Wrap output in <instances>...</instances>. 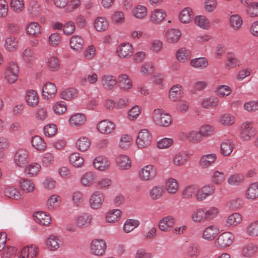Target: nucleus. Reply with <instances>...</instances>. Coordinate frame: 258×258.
Listing matches in <instances>:
<instances>
[{
  "instance_id": "50",
  "label": "nucleus",
  "mask_w": 258,
  "mask_h": 258,
  "mask_svg": "<svg viewBox=\"0 0 258 258\" xmlns=\"http://www.w3.org/2000/svg\"><path fill=\"white\" fill-rule=\"evenodd\" d=\"M191 66L198 70H204L208 64V60L205 57H200L192 59L190 61Z\"/></svg>"
},
{
  "instance_id": "35",
  "label": "nucleus",
  "mask_w": 258,
  "mask_h": 258,
  "mask_svg": "<svg viewBox=\"0 0 258 258\" xmlns=\"http://www.w3.org/2000/svg\"><path fill=\"white\" fill-rule=\"evenodd\" d=\"M242 17L237 14H232L229 18V24L230 28L234 31L239 30L243 25Z\"/></svg>"
},
{
  "instance_id": "12",
  "label": "nucleus",
  "mask_w": 258,
  "mask_h": 258,
  "mask_svg": "<svg viewBox=\"0 0 258 258\" xmlns=\"http://www.w3.org/2000/svg\"><path fill=\"white\" fill-rule=\"evenodd\" d=\"M106 248V242L102 239H93L90 245L91 253L97 256L103 255L105 251Z\"/></svg>"
},
{
  "instance_id": "39",
  "label": "nucleus",
  "mask_w": 258,
  "mask_h": 258,
  "mask_svg": "<svg viewBox=\"0 0 258 258\" xmlns=\"http://www.w3.org/2000/svg\"><path fill=\"white\" fill-rule=\"evenodd\" d=\"M18 44V40L16 37L9 36L5 39L4 47L7 51L12 52L17 49Z\"/></svg>"
},
{
  "instance_id": "21",
  "label": "nucleus",
  "mask_w": 258,
  "mask_h": 258,
  "mask_svg": "<svg viewBox=\"0 0 258 258\" xmlns=\"http://www.w3.org/2000/svg\"><path fill=\"white\" fill-rule=\"evenodd\" d=\"M87 120L86 115L82 113H75L69 118V122L71 126L74 127L83 125Z\"/></svg>"
},
{
  "instance_id": "40",
  "label": "nucleus",
  "mask_w": 258,
  "mask_h": 258,
  "mask_svg": "<svg viewBox=\"0 0 258 258\" xmlns=\"http://www.w3.org/2000/svg\"><path fill=\"white\" fill-rule=\"evenodd\" d=\"M38 252V247L35 245L24 247L21 251V258H35Z\"/></svg>"
},
{
  "instance_id": "9",
  "label": "nucleus",
  "mask_w": 258,
  "mask_h": 258,
  "mask_svg": "<svg viewBox=\"0 0 258 258\" xmlns=\"http://www.w3.org/2000/svg\"><path fill=\"white\" fill-rule=\"evenodd\" d=\"M105 195L102 191L100 190L94 191L89 199L91 208L93 210L100 209L105 202Z\"/></svg>"
},
{
  "instance_id": "58",
  "label": "nucleus",
  "mask_w": 258,
  "mask_h": 258,
  "mask_svg": "<svg viewBox=\"0 0 258 258\" xmlns=\"http://www.w3.org/2000/svg\"><path fill=\"white\" fill-rule=\"evenodd\" d=\"M140 224L139 220L134 219H128L124 222L123 225V230L128 233L138 227Z\"/></svg>"
},
{
  "instance_id": "28",
  "label": "nucleus",
  "mask_w": 258,
  "mask_h": 258,
  "mask_svg": "<svg viewBox=\"0 0 258 258\" xmlns=\"http://www.w3.org/2000/svg\"><path fill=\"white\" fill-rule=\"evenodd\" d=\"M122 215V211L118 209L109 210L105 216V221L108 223L113 224L119 221Z\"/></svg>"
},
{
  "instance_id": "14",
  "label": "nucleus",
  "mask_w": 258,
  "mask_h": 258,
  "mask_svg": "<svg viewBox=\"0 0 258 258\" xmlns=\"http://www.w3.org/2000/svg\"><path fill=\"white\" fill-rule=\"evenodd\" d=\"M257 250L258 247L256 244L249 242L241 247L240 254L243 257L252 258L256 254Z\"/></svg>"
},
{
  "instance_id": "17",
  "label": "nucleus",
  "mask_w": 258,
  "mask_h": 258,
  "mask_svg": "<svg viewBox=\"0 0 258 258\" xmlns=\"http://www.w3.org/2000/svg\"><path fill=\"white\" fill-rule=\"evenodd\" d=\"M119 88L124 91H129L133 88L132 79L126 74L118 75L117 80Z\"/></svg>"
},
{
  "instance_id": "53",
  "label": "nucleus",
  "mask_w": 258,
  "mask_h": 258,
  "mask_svg": "<svg viewBox=\"0 0 258 258\" xmlns=\"http://www.w3.org/2000/svg\"><path fill=\"white\" fill-rule=\"evenodd\" d=\"M242 220V217L238 213H234L230 215L226 220V225L228 227H234L238 225Z\"/></svg>"
},
{
  "instance_id": "43",
  "label": "nucleus",
  "mask_w": 258,
  "mask_h": 258,
  "mask_svg": "<svg viewBox=\"0 0 258 258\" xmlns=\"http://www.w3.org/2000/svg\"><path fill=\"white\" fill-rule=\"evenodd\" d=\"M245 232L250 237H258V220L247 223L245 228Z\"/></svg>"
},
{
  "instance_id": "33",
  "label": "nucleus",
  "mask_w": 258,
  "mask_h": 258,
  "mask_svg": "<svg viewBox=\"0 0 258 258\" xmlns=\"http://www.w3.org/2000/svg\"><path fill=\"white\" fill-rule=\"evenodd\" d=\"M194 15L191 8L185 7L179 13L178 20L182 24H188L191 22Z\"/></svg>"
},
{
  "instance_id": "49",
  "label": "nucleus",
  "mask_w": 258,
  "mask_h": 258,
  "mask_svg": "<svg viewBox=\"0 0 258 258\" xmlns=\"http://www.w3.org/2000/svg\"><path fill=\"white\" fill-rule=\"evenodd\" d=\"M164 193V189L163 185L158 184L152 186L149 190V195L150 198L153 200L161 199Z\"/></svg>"
},
{
  "instance_id": "55",
  "label": "nucleus",
  "mask_w": 258,
  "mask_h": 258,
  "mask_svg": "<svg viewBox=\"0 0 258 258\" xmlns=\"http://www.w3.org/2000/svg\"><path fill=\"white\" fill-rule=\"evenodd\" d=\"M116 162L118 166L123 170L130 169L132 165L130 158L124 155H119L116 158Z\"/></svg>"
},
{
  "instance_id": "51",
  "label": "nucleus",
  "mask_w": 258,
  "mask_h": 258,
  "mask_svg": "<svg viewBox=\"0 0 258 258\" xmlns=\"http://www.w3.org/2000/svg\"><path fill=\"white\" fill-rule=\"evenodd\" d=\"M32 147L36 150L44 151L46 149V143L42 138L39 136H34L31 139Z\"/></svg>"
},
{
  "instance_id": "64",
  "label": "nucleus",
  "mask_w": 258,
  "mask_h": 258,
  "mask_svg": "<svg viewBox=\"0 0 258 258\" xmlns=\"http://www.w3.org/2000/svg\"><path fill=\"white\" fill-rule=\"evenodd\" d=\"M225 180V173L222 171L215 170L213 172L211 176V181L216 185L222 184Z\"/></svg>"
},
{
  "instance_id": "56",
  "label": "nucleus",
  "mask_w": 258,
  "mask_h": 258,
  "mask_svg": "<svg viewBox=\"0 0 258 258\" xmlns=\"http://www.w3.org/2000/svg\"><path fill=\"white\" fill-rule=\"evenodd\" d=\"M132 15L137 19H144L147 15V8L144 6L138 5L133 8Z\"/></svg>"
},
{
  "instance_id": "32",
  "label": "nucleus",
  "mask_w": 258,
  "mask_h": 258,
  "mask_svg": "<svg viewBox=\"0 0 258 258\" xmlns=\"http://www.w3.org/2000/svg\"><path fill=\"white\" fill-rule=\"evenodd\" d=\"M41 25L35 22L28 23L26 27V32L28 35L32 37H37L41 34Z\"/></svg>"
},
{
  "instance_id": "7",
  "label": "nucleus",
  "mask_w": 258,
  "mask_h": 258,
  "mask_svg": "<svg viewBox=\"0 0 258 258\" xmlns=\"http://www.w3.org/2000/svg\"><path fill=\"white\" fill-rule=\"evenodd\" d=\"M215 191V187L213 184H206L200 188H197L195 198L198 201H203L208 197L213 196Z\"/></svg>"
},
{
  "instance_id": "34",
  "label": "nucleus",
  "mask_w": 258,
  "mask_h": 258,
  "mask_svg": "<svg viewBox=\"0 0 258 258\" xmlns=\"http://www.w3.org/2000/svg\"><path fill=\"white\" fill-rule=\"evenodd\" d=\"M217 122L223 126H230L235 123V117L231 113H225L218 117Z\"/></svg>"
},
{
  "instance_id": "59",
  "label": "nucleus",
  "mask_w": 258,
  "mask_h": 258,
  "mask_svg": "<svg viewBox=\"0 0 258 258\" xmlns=\"http://www.w3.org/2000/svg\"><path fill=\"white\" fill-rule=\"evenodd\" d=\"M186 139L193 144H198L202 142L203 138L199 131L192 130L186 133Z\"/></svg>"
},
{
  "instance_id": "31",
  "label": "nucleus",
  "mask_w": 258,
  "mask_h": 258,
  "mask_svg": "<svg viewBox=\"0 0 258 258\" xmlns=\"http://www.w3.org/2000/svg\"><path fill=\"white\" fill-rule=\"evenodd\" d=\"M33 218L36 222L44 226L48 225L51 221L50 215L43 211L35 212L33 214Z\"/></svg>"
},
{
  "instance_id": "23",
  "label": "nucleus",
  "mask_w": 258,
  "mask_h": 258,
  "mask_svg": "<svg viewBox=\"0 0 258 258\" xmlns=\"http://www.w3.org/2000/svg\"><path fill=\"white\" fill-rule=\"evenodd\" d=\"M184 92L181 85L176 84L169 90V98L172 101L176 102L183 98Z\"/></svg>"
},
{
  "instance_id": "48",
  "label": "nucleus",
  "mask_w": 258,
  "mask_h": 258,
  "mask_svg": "<svg viewBox=\"0 0 258 258\" xmlns=\"http://www.w3.org/2000/svg\"><path fill=\"white\" fill-rule=\"evenodd\" d=\"M22 58L27 66H31L35 59V54L33 50L30 47L26 48L22 52Z\"/></svg>"
},
{
  "instance_id": "47",
  "label": "nucleus",
  "mask_w": 258,
  "mask_h": 258,
  "mask_svg": "<svg viewBox=\"0 0 258 258\" xmlns=\"http://www.w3.org/2000/svg\"><path fill=\"white\" fill-rule=\"evenodd\" d=\"M244 181V176L242 173H235L230 175L227 178V182L231 186H239Z\"/></svg>"
},
{
  "instance_id": "54",
  "label": "nucleus",
  "mask_w": 258,
  "mask_h": 258,
  "mask_svg": "<svg viewBox=\"0 0 258 258\" xmlns=\"http://www.w3.org/2000/svg\"><path fill=\"white\" fill-rule=\"evenodd\" d=\"M191 219L196 223H201L205 221L204 208H198L194 210L191 214Z\"/></svg>"
},
{
  "instance_id": "22",
  "label": "nucleus",
  "mask_w": 258,
  "mask_h": 258,
  "mask_svg": "<svg viewBox=\"0 0 258 258\" xmlns=\"http://www.w3.org/2000/svg\"><path fill=\"white\" fill-rule=\"evenodd\" d=\"M93 164L95 169L103 171L109 168L110 162L106 157L103 156H99L94 159Z\"/></svg>"
},
{
  "instance_id": "3",
  "label": "nucleus",
  "mask_w": 258,
  "mask_h": 258,
  "mask_svg": "<svg viewBox=\"0 0 258 258\" xmlns=\"http://www.w3.org/2000/svg\"><path fill=\"white\" fill-rule=\"evenodd\" d=\"M19 73V67L15 61H10L6 67L4 73V79L8 84H13L18 79Z\"/></svg>"
},
{
  "instance_id": "45",
  "label": "nucleus",
  "mask_w": 258,
  "mask_h": 258,
  "mask_svg": "<svg viewBox=\"0 0 258 258\" xmlns=\"http://www.w3.org/2000/svg\"><path fill=\"white\" fill-rule=\"evenodd\" d=\"M5 196L16 201L19 200L22 198V194L20 190L14 186H8L4 191Z\"/></svg>"
},
{
  "instance_id": "13",
  "label": "nucleus",
  "mask_w": 258,
  "mask_h": 258,
  "mask_svg": "<svg viewBox=\"0 0 258 258\" xmlns=\"http://www.w3.org/2000/svg\"><path fill=\"white\" fill-rule=\"evenodd\" d=\"M217 159V155L214 153L202 155L199 161V165L203 169H208L214 165Z\"/></svg>"
},
{
  "instance_id": "52",
  "label": "nucleus",
  "mask_w": 258,
  "mask_h": 258,
  "mask_svg": "<svg viewBox=\"0 0 258 258\" xmlns=\"http://www.w3.org/2000/svg\"><path fill=\"white\" fill-rule=\"evenodd\" d=\"M57 89L55 85L52 83H46L42 89V96L47 99L52 97L55 94Z\"/></svg>"
},
{
  "instance_id": "26",
  "label": "nucleus",
  "mask_w": 258,
  "mask_h": 258,
  "mask_svg": "<svg viewBox=\"0 0 258 258\" xmlns=\"http://www.w3.org/2000/svg\"><path fill=\"white\" fill-rule=\"evenodd\" d=\"M45 243L50 250H55L62 245V241L60 237L51 234L47 238Z\"/></svg>"
},
{
  "instance_id": "57",
  "label": "nucleus",
  "mask_w": 258,
  "mask_h": 258,
  "mask_svg": "<svg viewBox=\"0 0 258 258\" xmlns=\"http://www.w3.org/2000/svg\"><path fill=\"white\" fill-rule=\"evenodd\" d=\"M72 201L74 207H81L85 201V197L83 192L79 190L74 191L72 194Z\"/></svg>"
},
{
  "instance_id": "62",
  "label": "nucleus",
  "mask_w": 258,
  "mask_h": 258,
  "mask_svg": "<svg viewBox=\"0 0 258 258\" xmlns=\"http://www.w3.org/2000/svg\"><path fill=\"white\" fill-rule=\"evenodd\" d=\"M91 141L86 137H80L76 142L77 149L82 152L87 151L90 147Z\"/></svg>"
},
{
  "instance_id": "44",
  "label": "nucleus",
  "mask_w": 258,
  "mask_h": 258,
  "mask_svg": "<svg viewBox=\"0 0 258 258\" xmlns=\"http://www.w3.org/2000/svg\"><path fill=\"white\" fill-rule=\"evenodd\" d=\"M96 179V174L93 172L88 171L81 176V183L84 186L90 187L94 184Z\"/></svg>"
},
{
  "instance_id": "11",
  "label": "nucleus",
  "mask_w": 258,
  "mask_h": 258,
  "mask_svg": "<svg viewBox=\"0 0 258 258\" xmlns=\"http://www.w3.org/2000/svg\"><path fill=\"white\" fill-rule=\"evenodd\" d=\"M116 52V55L120 58L128 59L132 56L134 48L129 42H123L117 46Z\"/></svg>"
},
{
  "instance_id": "16",
  "label": "nucleus",
  "mask_w": 258,
  "mask_h": 258,
  "mask_svg": "<svg viewBox=\"0 0 258 258\" xmlns=\"http://www.w3.org/2000/svg\"><path fill=\"white\" fill-rule=\"evenodd\" d=\"M181 35V32L178 29H169L165 33V41L168 44H176L180 39Z\"/></svg>"
},
{
  "instance_id": "1",
  "label": "nucleus",
  "mask_w": 258,
  "mask_h": 258,
  "mask_svg": "<svg viewBox=\"0 0 258 258\" xmlns=\"http://www.w3.org/2000/svg\"><path fill=\"white\" fill-rule=\"evenodd\" d=\"M152 118L156 124L164 127L168 126L172 121L171 115L161 108L155 109L153 111Z\"/></svg>"
},
{
  "instance_id": "6",
  "label": "nucleus",
  "mask_w": 258,
  "mask_h": 258,
  "mask_svg": "<svg viewBox=\"0 0 258 258\" xmlns=\"http://www.w3.org/2000/svg\"><path fill=\"white\" fill-rule=\"evenodd\" d=\"M152 141V136L147 129L140 130L136 140V144L140 149L147 148L150 146Z\"/></svg>"
},
{
  "instance_id": "2",
  "label": "nucleus",
  "mask_w": 258,
  "mask_h": 258,
  "mask_svg": "<svg viewBox=\"0 0 258 258\" xmlns=\"http://www.w3.org/2000/svg\"><path fill=\"white\" fill-rule=\"evenodd\" d=\"M234 239L232 233L225 231L217 236L214 241V246L218 249H224L232 244Z\"/></svg>"
},
{
  "instance_id": "4",
  "label": "nucleus",
  "mask_w": 258,
  "mask_h": 258,
  "mask_svg": "<svg viewBox=\"0 0 258 258\" xmlns=\"http://www.w3.org/2000/svg\"><path fill=\"white\" fill-rule=\"evenodd\" d=\"M157 174V167L152 164H148L144 166L139 170L138 176L141 181L147 182L155 178Z\"/></svg>"
},
{
  "instance_id": "36",
  "label": "nucleus",
  "mask_w": 258,
  "mask_h": 258,
  "mask_svg": "<svg viewBox=\"0 0 258 258\" xmlns=\"http://www.w3.org/2000/svg\"><path fill=\"white\" fill-rule=\"evenodd\" d=\"M175 55L178 61L185 63L190 59L191 51L190 49L183 47L177 50Z\"/></svg>"
},
{
  "instance_id": "10",
  "label": "nucleus",
  "mask_w": 258,
  "mask_h": 258,
  "mask_svg": "<svg viewBox=\"0 0 258 258\" xmlns=\"http://www.w3.org/2000/svg\"><path fill=\"white\" fill-rule=\"evenodd\" d=\"M93 219V216L91 214L83 212L76 216L74 222L78 228H86L91 224Z\"/></svg>"
},
{
  "instance_id": "18",
  "label": "nucleus",
  "mask_w": 258,
  "mask_h": 258,
  "mask_svg": "<svg viewBox=\"0 0 258 258\" xmlns=\"http://www.w3.org/2000/svg\"><path fill=\"white\" fill-rule=\"evenodd\" d=\"M97 128L100 133L107 135L114 131L115 125L112 121L108 119H104L98 123Z\"/></svg>"
},
{
  "instance_id": "42",
  "label": "nucleus",
  "mask_w": 258,
  "mask_h": 258,
  "mask_svg": "<svg viewBox=\"0 0 258 258\" xmlns=\"http://www.w3.org/2000/svg\"><path fill=\"white\" fill-rule=\"evenodd\" d=\"M165 189L171 195L175 194L179 189V183L177 180L172 177L167 178L165 182Z\"/></svg>"
},
{
  "instance_id": "5",
  "label": "nucleus",
  "mask_w": 258,
  "mask_h": 258,
  "mask_svg": "<svg viewBox=\"0 0 258 258\" xmlns=\"http://www.w3.org/2000/svg\"><path fill=\"white\" fill-rule=\"evenodd\" d=\"M256 134L254 123L251 121H245L240 125V139L243 141H248Z\"/></svg>"
},
{
  "instance_id": "30",
  "label": "nucleus",
  "mask_w": 258,
  "mask_h": 258,
  "mask_svg": "<svg viewBox=\"0 0 258 258\" xmlns=\"http://www.w3.org/2000/svg\"><path fill=\"white\" fill-rule=\"evenodd\" d=\"M19 185L20 189L26 194L32 193L35 188L34 182L31 180L26 178L19 180Z\"/></svg>"
},
{
  "instance_id": "24",
  "label": "nucleus",
  "mask_w": 258,
  "mask_h": 258,
  "mask_svg": "<svg viewBox=\"0 0 258 258\" xmlns=\"http://www.w3.org/2000/svg\"><path fill=\"white\" fill-rule=\"evenodd\" d=\"M101 84L107 90L113 89L117 84L116 77L111 74H105L101 78Z\"/></svg>"
},
{
  "instance_id": "25",
  "label": "nucleus",
  "mask_w": 258,
  "mask_h": 258,
  "mask_svg": "<svg viewBox=\"0 0 258 258\" xmlns=\"http://www.w3.org/2000/svg\"><path fill=\"white\" fill-rule=\"evenodd\" d=\"M244 196L246 199L250 201L258 199V181L249 184L245 190Z\"/></svg>"
},
{
  "instance_id": "20",
  "label": "nucleus",
  "mask_w": 258,
  "mask_h": 258,
  "mask_svg": "<svg viewBox=\"0 0 258 258\" xmlns=\"http://www.w3.org/2000/svg\"><path fill=\"white\" fill-rule=\"evenodd\" d=\"M15 164L20 167H24L28 162V152L25 149L18 150L14 156Z\"/></svg>"
},
{
  "instance_id": "60",
  "label": "nucleus",
  "mask_w": 258,
  "mask_h": 258,
  "mask_svg": "<svg viewBox=\"0 0 258 258\" xmlns=\"http://www.w3.org/2000/svg\"><path fill=\"white\" fill-rule=\"evenodd\" d=\"M194 21L195 24L201 29L207 30L210 27V22L205 16H197L195 18Z\"/></svg>"
},
{
  "instance_id": "8",
  "label": "nucleus",
  "mask_w": 258,
  "mask_h": 258,
  "mask_svg": "<svg viewBox=\"0 0 258 258\" xmlns=\"http://www.w3.org/2000/svg\"><path fill=\"white\" fill-rule=\"evenodd\" d=\"M220 233V228L215 224L209 225L206 227L201 234V237L206 241L215 240Z\"/></svg>"
},
{
  "instance_id": "19",
  "label": "nucleus",
  "mask_w": 258,
  "mask_h": 258,
  "mask_svg": "<svg viewBox=\"0 0 258 258\" xmlns=\"http://www.w3.org/2000/svg\"><path fill=\"white\" fill-rule=\"evenodd\" d=\"M187 161L188 155L183 151L175 153L171 159V163L173 166L178 167L184 166Z\"/></svg>"
},
{
  "instance_id": "61",
  "label": "nucleus",
  "mask_w": 258,
  "mask_h": 258,
  "mask_svg": "<svg viewBox=\"0 0 258 258\" xmlns=\"http://www.w3.org/2000/svg\"><path fill=\"white\" fill-rule=\"evenodd\" d=\"M215 92L219 97L224 98L226 97L231 94L232 89L228 85H220L216 87Z\"/></svg>"
},
{
  "instance_id": "41",
  "label": "nucleus",
  "mask_w": 258,
  "mask_h": 258,
  "mask_svg": "<svg viewBox=\"0 0 258 258\" xmlns=\"http://www.w3.org/2000/svg\"><path fill=\"white\" fill-rule=\"evenodd\" d=\"M94 27L98 32H103L107 30L109 27V22L104 17H97L94 21Z\"/></svg>"
},
{
  "instance_id": "38",
  "label": "nucleus",
  "mask_w": 258,
  "mask_h": 258,
  "mask_svg": "<svg viewBox=\"0 0 258 258\" xmlns=\"http://www.w3.org/2000/svg\"><path fill=\"white\" fill-rule=\"evenodd\" d=\"M166 16V13L164 10L156 9L151 11L150 19L152 23L158 24L163 21Z\"/></svg>"
},
{
  "instance_id": "37",
  "label": "nucleus",
  "mask_w": 258,
  "mask_h": 258,
  "mask_svg": "<svg viewBox=\"0 0 258 258\" xmlns=\"http://www.w3.org/2000/svg\"><path fill=\"white\" fill-rule=\"evenodd\" d=\"M219 103V98L215 96H210L204 98L201 101V105L206 109H211L218 106Z\"/></svg>"
},
{
  "instance_id": "15",
  "label": "nucleus",
  "mask_w": 258,
  "mask_h": 258,
  "mask_svg": "<svg viewBox=\"0 0 258 258\" xmlns=\"http://www.w3.org/2000/svg\"><path fill=\"white\" fill-rule=\"evenodd\" d=\"M175 223V218L171 215H168L162 218L158 222L159 229L163 232H169Z\"/></svg>"
},
{
  "instance_id": "46",
  "label": "nucleus",
  "mask_w": 258,
  "mask_h": 258,
  "mask_svg": "<svg viewBox=\"0 0 258 258\" xmlns=\"http://www.w3.org/2000/svg\"><path fill=\"white\" fill-rule=\"evenodd\" d=\"M25 100L27 104L32 107L36 106L39 102V97L37 92L33 90H29L26 92Z\"/></svg>"
},
{
  "instance_id": "29",
  "label": "nucleus",
  "mask_w": 258,
  "mask_h": 258,
  "mask_svg": "<svg viewBox=\"0 0 258 258\" xmlns=\"http://www.w3.org/2000/svg\"><path fill=\"white\" fill-rule=\"evenodd\" d=\"M70 47L75 52H81L84 45V41L83 38L77 35L71 37L70 41Z\"/></svg>"
},
{
  "instance_id": "63",
  "label": "nucleus",
  "mask_w": 258,
  "mask_h": 258,
  "mask_svg": "<svg viewBox=\"0 0 258 258\" xmlns=\"http://www.w3.org/2000/svg\"><path fill=\"white\" fill-rule=\"evenodd\" d=\"M61 198L59 196L53 195L47 200L46 207L49 210L56 209L59 206Z\"/></svg>"
},
{
  "instance_id": "27",
  "label": "nucleus",
  "mask_w": 258,
  "mask_h": 258,
  "mask_svg": "<svg viewBox=\"0 0 258 258\" xmlns=\"http://www.w3.org/2000/svg\"><path fill=\"white\" fill-rule=\"evenodd\" d=\"M234 147V143L232 140L224 139L220 145V153L224 156H229L233 152Z\"/></svg>"
}]
</instances>
